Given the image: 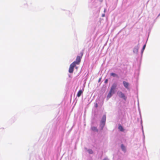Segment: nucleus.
Returning <instances> with one entry per match:
<instances>
[{
    "label": "nucleus",
    "mask_w": 160,
    "mask_h": 160,
    "mask_svg": "<svg viewBox=\"0 0 160 160\" xmlns=\"http://www.w3.org/2000/svg\"><path fill=\"white\" fill-rule=\"evenodd\" d=\"M108 80L107 79H106L105 81V83H107L108 82Z\"/></svg>",
    "instance_id": "obj_16"
},
{
    "label": "nucleus",
    "mask_w": 160,
    "mask_h": 160,
    "mask_svg": "<svg viewBox=\"0 0 160 160\" xmlns=\"http://www.w3.org/2000/svg\"><path fill=\"white\" fill-rule=\"evenodd\" d=\"M95 106L96 108H97L98 107V105L97 103H96L95 105Z\"/></svg>",
    "instance_id": "obj_15"
},
{
    "label": "nucleus",
    "mask_w": 160,
    "mask_h": 160,
    "mask_svg": "<svg viewBox=\"0 0 160 160\" xmlns=\"http://www.w3.org/2000/svg\"><path fill=\"white\" fill-rule=\"evenodd\" d=\"M80 54V56H77L76 61L72 62L73 63H74V64H75V65H76V64L79 65V64L81 61V59L83 55V52H81Z\"/></svg>",
    "instance_id": "obj_1"
},
{
    "label": "nucleus",
    "mask_w": 160,
    "mask_h": 160,
    "mask_svg": "<svg viewBox=\"0 0 160 160\" xmlns=\"http://www.w3.org/2000/svg\"><path fill=\"white\" fill-rule=\"evenodd\" d=\"M145 47H146V45H144L143 46V47L142 48V51L145 49Z\"/></svg>",
    "instance_id": "obj_14"
},
{
    "label": "nucleus",
    "mask_w": 160,
    "mask_h": 160,
    "mask_svg": "<svg viewBox=\"0 0 160 160\" xmlns=\"http://www.w3.org/2000/svg\"><path fill=\"white\" fill-rule=\"evenodd\" d=\"M117 87V84L116 83H113L111 87L110 92L114 94L115 92V90Z\"/></svg>",
    "instance_id": "obj_4"
},
{
    "label": "nucleus",
    "mask_w": 160,
    "mask_h": 160,
    "mask_svg": "<svg viewBox=\"0 0 160 160\" xmlns=\"http://www.w3.org/2000/svg\"><path fill=\"white\" fill-rule=\"evenodd\" d=\"M103 160H107L106 158H104Z\"/></svg>",
    "instance_id": "obj_19"
},
{
    "label": "nucleus",
    "mask_w": 160,
    "mask_h": 160,
    "mask_svg": "<svg viewBox=\"0 0 160 160\" xmlns=\"http://www.w3.org/2000/svg\"><path fill=\"white\" fill-rule=\"evenodd\" d=\"M83 92V91H82V90H79L77 94V96L78 97H80L82 93Z\"/></svg>",
    "instance_id": "obj_7"
},
{
    "label": "nucleus",
    "mask_w": 160,
    "mask_h": 160,
    "mask_svg": "<svg viewBox=\"0 0 160 160\" xmlns=\"http://www.w3.org/2000/svg\"><path fill=\"white\" fill-rule=\"evenodd\" d=\"M106 120V116L105 115H104L101 121V126L103 128L105 125Z\"/></svg>",
    "instance_id": "obj_2"
},
{
    "label": "nucleus",
    "mask_w": 160,
    "mask_h": 160,
    "mask_svg": "<svg viewBox=\"0 0 160 160\" xmlns=\"http://www.w3.org/2000/svg\"><path fill=\"white\" fill-rule=\"evenodd\" d=\"M91 130L94 132H98V130L96 127H92L91 128Z\"/></svg>",
    "instance_id": "obj_8"
},
{
    "label": "nucleus",
    "mask_w": 160,
    "mask_h": 160,
    "mask_svg": "<svg viewBox=\"0 0 160 160\" xmlns=\"http://www.w3.org/2000/svg\"><path fill=\"white\" fill-rule=\"evenodd\" d=\"M118 129L121 131H123L124 130L122 127L120 125L119 126Z\"/></svg>",
    "instance_id": "obj_10"
},
{
    "label": "nucleus",
    "mask_w": 160,
    "mask_h": 160,
    "mask_svg": "<svg viewBox=\"0 0 160 160\" xmlns=\"http://www.w3.org/2000/svg\"><path fill=\"white\" fill-rule=\"evenodd\" d=\"M123 85L126 88H128L129 83L128 82L125 81H123Z\"/></svg>",
    "instance_id": "obj_6"
},
{
    "label": "nucleus",
    "mask_w": 160,
    "mask_h": 160,
    "mask_svg": "<svg viewBox=\"0 0 160 160\" xmlns=\"http://www.w3.org/2000/svg\"><path fill=\"white\" fill-rule=\"evenodd\" d=\"M76 65L74 63H72L70 66L69 68V72L70 73H72L73 72L74 70V68L76 66Z\"/></svg>",
    "instance_id": "obj_3"
},
{
    "label": "nucleus",
    "mask_w": 160,
    "mask_h": 160,
    "mask_svg": "<svg viewBox=\"0 0 160 160\" xmlns=\"http://www.w3.org/2000/svg\"><path fill=\"white\" fill-rule=\"evenodd\" d=\"M112 94H113L112 92L109 91V92L107 96V98L108 99L109 98L112 96Z\"/></svg>",
    "instance_id": "obj_9"
},
{
    "label": "nucleus",
    "mask_w": 160,
    "mask_h": 160,
    "mask_svg": "<svg viewBox=\"0 0 160 160\" xmlns=\"http://www.w3.org/2000/svg\"><path fill=\"white\" fill-rule=\"evenodd\" d=\"M110 75L111 76H112L113 77H117L118 75L115 74L114 73H111L110 74Z\"/></svg>",
    "instance_id": "obj_12"
},
{
    "label": "nucleus",
    "mask_w": 160,
    "mask_h": 160,
    "mask_svg": "<svg viewBox=\"0 0 160 160\" xmlns=\"http://www.w3.org/2000/svg\"><path fill=\"white\" fill-rule=\"evenodd\" d=\"M159 15H160V13Z\"/></svg>",
    "instance_id": "obj_20"
},
{
    "label": "nucleus",
    "mask_w": 160,
    "mask_h": 160,
    "mask_svg": "<svg viewBox=\"0 0 160 160\" xmlns=\"http://www.w3.org/2000/svg\"><path fill=\"white\" fill-rule=\"evenodd\" d=\"M121 148L122 149V150L123 151H125L126 150V148L124 146V145L122 144L121 145Z\"/></svg>",
    "instance_id": "obj_11"
},
{
    "label": "nucleus",
    "mask_w": 160,
    "mask_h": 160,
    "mask_svg": "<svg viewBox=\"0 0 160 160\" xmlns=\"http://www.w3.org/2000/svg\"><path fill=\"white\" fill-rule=\"evenodd\" d=\"M119 97L121 98H123L124 100H126V98L124 94L122 93L121 92H118V93Z\"/></svg>",
    "instance_id": "obj_5"
},
{
    "label": "nucleus",
    "mask_w": 160,
    "mask_h": 160,
    "mask_svg": "<svg viewBox=\"0 0 160 160\" xmlns=\"http://www.w3.org/2000/svg\"><path fill=\"white\" fill-rule=\"evenodd\" d=\"M88 151L89 154H91L93 153V151L91 149H88Z\"/></svg>",
    "instance_id": "obj_13"
},
{
    "label": "nucleus",
    "mask_w": 160,
    "mask_h": 160,
    "mask_svg": "<svg viewBox=\"0 0 160 160\" xmlns=\"http://www.w3.org/2000/svg\"><path fill=\"white\" fill-rule=\"evenodd\" d=\"M105 16V14H103L102 15V16L103 17H104Z\"/></svg>",
    "instance_id": "obj_18"
},
{
    "label": "nucleus",
    "mask_w": 160,
    "mask_h": 160,
    "mask_svg": "<svg viewBox=\"0 0 160 160\" xmlns=\"http://www.w3.org/2000/svg\"><path fill=\"white\" fill-rule=\"evenodd\" d=\"M101 78H100L99 80H98V82H100V81H101Z\"/></svg>",
    "instance_id": "obj_17"
}]
</instances>
